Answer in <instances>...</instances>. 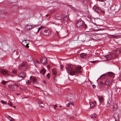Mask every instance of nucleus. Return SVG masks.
<instances>
[{
  "label": "nucleus",
  "mask_w": 121,
  "mask_h": 121,
  "mask_svg": "<svg viewBox=\"0 0 121 121\" xmlns=\"http://www.w3.org/2000/svg\"><path fill=\"white\" fill-rule=\"evenodd\" d=\"M11 72L14 74H16L17 73V71L16 70H13L11 71Z\"/></svg>",
  "instance_id": "nucleus-34"
},
{
  "label": "nucleus",
  "mask_w": 121,
  "mask_h": 121,
  "mask_svg": "<svg viewBox=\"0 0 121 121\" xmlns=\"http://www.w3.org/2000/svg\"><path fill=\"white\" fill-rule=\"evenodd\" d=\"M26 40H27L26 39H26H25V40H24L25 41H26Z\"/></svg>",
  "instance_id": "nucleus-60"
},
{
  "label": "nucleus",
  "mask_w": 121,
  "mask_h": 121,
  "mask_svg": "<svg viewBox=\"0 0 121 121\" xmlns=\"http://www.w3.org/2000/svg\"><path fill=\"white\" fill-rule=\"evenodd\" d=\"M57 107V105H56V104L54 105V108L55 110L56 109Z\"/></svg>",
  "instance_id": "nucleus-43"
},
{
  "label": "nucleus",
  "mask_w": 121,
  "mask_h": 121,
  "mask_svg": "<svg viewBox=\"0 0 121 121\" xmlns=\"http://www.w3.org/2000/svg\"><path fill=\"white\" fill-rule=\"evenodd\" d=\"M59 107H61L60 106H59Z\"/></svg>",
  "instance_id": "nucleus-61"
},
{
  "label": "nucleus",
  "mask_w": 121,
  "mask_h": 121,
  "mask_svg": "<svg viewBox=\"0 0 121 121\" xmlns=\"http://www.w3.org/2000/svg\"><path fill=\"white\" fill-rule=\"evenodd\" d=\"M97 115L95 113L91 115V118L92 119L95 118L97 117Z\"/></svg>",
  "instance_id": "nucleus-23"
},
{
  "label": "nucleus",
  "mask_w": 121,
  "mask_h": 121,
  "mask_svg": "<svg viewBox=\"0 0 121 121\" xmlns=\"http://www.w3.org/2000/svg\"><path fill=\"white\" fill-rule=\"evenodd\" d=\"M106 76V75L105 74H104L101 75L100 77L101 79H103L105 78Z\"/></svg>",
  "instance_id": "nucleus-25"
},
{
  "label": "nucleus",
  "mask_w": 121,
  "mask_h": 121,
  "mask_svg": "<svg viewBox=\"0 0 121 121\" xmlns=\"http://www.w3.org/2000/svg\"><path fill=\"white\" fill-rule=\"evenodd\" d=\"M90 107L91 108H93L95 106L96 104L95 103H93L92 102H90Z\"/></svg>",
  "instance_id": "nucleus-16"
},
{
  "label": "nucleus",
  "mask_w": 121,
  "mask_h": 121,
  "mask_svg": "<svg viewBox=\"0 0 121 121\" xmlns=\"http://www.w3.org/2000/svg\"><path fill=\"white\" fill-rule=\"evenodd\" d=\"M25 29L27 30L33 28L32 25L31 24H28L25 26Z\"/></svg>",
  "instance_id": "nucleus-12"
},
{
  "label": "nucleus",
  "mask_w": 121,
  "mask_h": 121,
  "mask_svg": "<svg viewBox=\"0 0 121 121\" xmlns=\"http://www.w3.org/2000/svg\"><path fill=\"white\" fill-rule=\"evenodd\" d=\"M42 34L45 35H48L51 34L50 30L46 28H43L42 29Z\"/></svg>",
  "instance_id": "nucleus-3"
},
{
  "label": "nucleus",
  "mask_w": 121,
  "mask_h": 121,
  "mask_svg": "<svg viewBox=\"0 0 121 121\" xmlns=\"http://www.w3.org/2000/svg\"><path fill=\"white\" fill-rule=\"evenodd\" d=\"M8 104L9 106H13V104H12L10 101H9L8 103Z\"/></svg>",
  "instance_id": "nucleus-35"
},
{
  "label": "nucleus",
  "mask_w": 121,
  "mask_h": 121,
  "mask_svg": "<svg viewBox=\"0 0 121 121\" xmlns=\"http://www.w3.org/2000/svg\"><path fill=\"white\" fill-rule=\"evenodd\" d=\"M13 107H14V108H15V106H13Z\"/></svg>",
  "instance_id": "nucleus-59"
},
{
  "label": "nucleus",
  "mask_w": 121,
  "mask_h": 121,
  "mask_svg": "<svg viewBox=\"0 0 121 121\" xmlns=\"http://www.w3.org/2000/svg\"><path fill=\"white\" fill-rule=\"evenodd\" d=\"M87 31H90V30H87Z\"/></svg>",
  "instance_id": "nucleus-58"
},
{
  "label": "nucleus",
  "mask_w": 121,
  "mask_h": 121,
  "mask_svg": "<svg viewBox=\"0 0 121 121\" xmlns=\"http://www.w3.org/2000/svg\"><path fill=\"white\" fill-rule=\"evenodd\" d=\"M0 73L3 75H8L9 73L8 72L4 69H0Z\"/></svg>",
  "instance_id": "nucleus-9"
},
{
  "label": "nucleus",
  "mask_w": 121,
  "mask_h": 121,
  "mask_svg": "<svg viewBox=\"0 0 121 121\" xmlns=\"http://www.w3.org/2000/svg\"><path fill=\"white\" fill-rule=\"evenodd\" d=\"M39 104L40 107L42 108H43L44 107V104H43V102H40L39 103Z\"/></svg>",
  "instance_id": "nucleus-22"
},
{
  "label": "nucleus",
  "mask_w": 121,
  "mask_h": 121,
  "mask_svg": "<svg viewBox=\"0 0 121 121\" xmlns=\"http://www.w3.org/2000/svg\"><path fill=\"white\" fill-rule=\"evenodd\" d=\"M108 75L109 76L112 77L113 76V74L112 72H109L108 73Z\"/></svg>",
  "instance_id": "nucleus-27"
},
{
  "label": "nucleus",
  "mask_w": 121,
  "mask_h": 121,
  "mask_svg": "<svg viewBox=\"0 0 121 121\" xmlns=\"http://www.w3.org/2000/svg\"><path fill=\"white\" fill-rule=\"evenodd\" d=\"M50 75L49 73H48L47 75V77L48 78H49Z\"/></svg>",
  "instance_id": "nucleus-41"
},
{
  "label": "nucleus",
  "mask_w": 121,
  "mask_h": 121,
  "mask_svg": "<svg viewBox=\"0 0 121 121\" xmlns=\"http://www.w3.org/2000/svg\"><path fill=\"white\" fill-rule=\"evenodd\" d=\"M43 28V27L42 26H41L38 29V30L37 31V32H38L41 29V28Z\"/></svg>",
  "instance_id": "nucleus-39"
},
{
  "label": "nucleus",
  "mask_w": 121,
  "mask_h": 121,
  "mask_svg": "<svg viewBox=\"0 0 121 121\" xmlns=\"http://www.w3.org/2000/svg\"><path fill=\"white\" fill-rule=\"evenodd\" d=\"M52 73L54 75H56L57 73V70L55 69H52Z\"/></svg>",
  "instance_id": "nucleus-20"
},
{
  "label": "nucleus",
  "mask_w": 121,
  "mask_h": 121,
  "mask_svg": "<svg viewBox=\"0 0 121 121\" xmlns=\"http://www.w3.org/2000/svg\"><path fill=\"white\" fill-rule=\"evenodd\" d=\"M56 18L58 20H62L63 22H65L68 20V17L66 15L56 14L55 16Z\"/></svg>",
  "instance_id": "nucleus-1"
},
{
  "label": "nucleus",
  "mask_w": 121,
  "mask_h": 121,
  "mask_svg": "<svg viewBox=\"0 0 121 121\" xmlns=\"http://www.w3.org/2000/svg\"><path fill=\"white\" fill-rule=\"evenodd\" d=\"M115 29H113L112 28H110L109 29L111 30H113Z\"/></svg>",
  "instance_id": "nucleus-50"
},
{
  "label": "nucleus",
  "mask_w": 121,
  "mask_h": 121,
  "mask_svg": "<svg viewBox=\"0 0 121 121\" xmlns=\"http://www.w3.org/2000/svg\"><path fill=\"white\" fill-rule=\"evenodd\" d=\"M90 62H91V63H94L96 62V61H90Z\"/></svg>",
  "instance_id": "nucleus-45"
},
{
  "label": "nucleus",
  "mask_w": 121,
  "mask_h": 121,
  "mask_svg": "<svg viewBox=\"0 0 121 121\" xmlns=\"http://www.w3.org/2000/svg\"><path fill=\"white\" fill-rule=\"evenodd\" d=\"M81 66L77 67L76 69L75 72L77 73H79L81 72Z\"/></svg>",
  "instance_id": "nucleus-10"
},
{
  "label": "nucleus",
  "mask_w": 121,
  "mask_h": 121,
  "mask_svg": "<svg viewBox=\"0 0 121 121\" xmlns=\"http://www.w3.org/2000/svg\"><path fill=\"white\" fill-rule=\"evenodd\" d=\"M63 67L61 65H60V69H63Z\"/></svg>",
  "instance_id": "nucleus-47"
},
{
  "label": "nucleus",
  "mask_w": 121,
  "mask_h": 121,
  "mask_svg": "<svg viewBox=\"0 0 121 121\" xmlns=\"http://www.w3.org/2000/svg\"><path fill=\"white\" fill-rule=\"evenodd\" d=\"M16 94H17V95H19V93H17Z\"/></svg>",
  "instance_id": "nucleus-56"
},
{
  "label": "nucleus",
  "mask_w": 121,
  "mask_h": 121,
  "mask_svg": "<svg viewBox=\"0 0 121 121\" xmlns=\"http://www.w3.org/2000/svg\"><path fill=\"white\" fill-rule=\"evenodd\" d=\"M87 56V54L85 53H82L80 54V56L83 58H85Z\"/></svg>",
  "instance_id": "nucleus-21"
},
{
  "label": "nucleus",
  "mask_w": 121,
  "mask_h": 121,
  "mask_svg": "<svg viewBox=\"0 0 121 121\" xmlns=\"http://www.w3.org/2000/svg\"><path fill=\"white\" fill-rule=\"evenodd\" d=\"M118 109V107L117 105L116 104H114L113 106V110L114 111H116Z\"/></svg>",
  "instance_id": "nucleus-18"
},
{
  "label": "nucleus",
  "mask_w": 121,
  "mask_h": 121,
  "mask_svg": "<svg viewBox=\"0 0 121 121\" xmlns=\"http://www.w3.org/2000/svg\"><path fill=\"white\" fill-rule=\"evenodd\" d=\"M70 74L72 76H73L75 75V73L74 71H72L70 72Z\"/></svg>",
  "instance_id": "nucleus-31"
},
{
  "label": "nucleus",
  "mask_w": 121,
  "mask_h": 121,
  "mask_svg": "<svg viewBox=\"0 0 121 121\" xmlns=\"http://www.w3.org/2000/svg\"><path fill=\"white\" fill-rule=\"evenodd\" d=\"M99 1H100L101 2H103L104 1L103 0H98Z\"/></svg>",
  "instance_id": "nucleus-54"
},
{
  "label": "nucleus",
  "mask_w": 121,
  "mask_h": 121,
  "mask_svg": "<svg viewBox=\"0 0 121 121\" xmlns=\"http://www.w3.org/2000/svg\"><path fill=\"white\" fill-rule=\"evenodd\" d=\"M26 83L28 84V85H30L31 83V82L30 81H27L26 82Z\"/></svg>",
  "instance_id": "nucleus-40"
},
{
  "label": "nucleus",
  "mask_w": 121,
  "mask_h": 121,
  "mask_svg": "<svg viewBox=\"0 0 121 121\" xmlns=\"http://www.w3.org/2000/svg\"><path fill=\"white\" fill-rule=\"evenodd\" d=\"M113 82V79L112 78H109L105 82V84L107 86H109L111 85Z\"/></svg>",
  "instance_id": "nucleus-5"
},
{
  "label": "nucleus",
  "mask_w": 121,
  "mask_h": 121,
  "mask_svg": "<svg viewBox=\"0 0 121 121\" xmlns=\"http://www.w3.org/2000/svg\"><path fill=\"white\" fill-rule=\"evenodd\" d=\"M119 79L120 81H121V74L120 75V76L119 77Z\"/></svg>",
  "instance_id": "nucleus-44"
},
{
  "label": "nucleus",
  "mask_w": 121,
  "mask_h": 121,
  "mask_svg": "<svg viewBox=\"0 0 121 121\" xmlns=\"http://www.w3.org/2000/svg\"><path fill=\"white\" fill-rule=\"evenodd\" d=\"M67 106L68 107L69 106V105H72L73 106H74V104H73L72 102H70L69 103L67 104Z\"/></svg>",
  "instance_id": "nucleus-32"
},
{
  "label": "nucleus",
  "mask_w": 121,
  "mask_h": 121,
  "mask_svg": "<svg viewBox=\"0 0 121 121\" xmlns=\"http://www.w3.org/2000/svg\"><path fill=\"white\" fill-rule=\"evenodd\" d=\"M110 104H108L107 103V104L106 105V106L107 107H108L110 105Z\"/></svg>",
  "instance_id": "nucleus-46"
},
{
  "label": "nucleus",
  "mask_w": 121,
  "mask_h": 121,
  "mask_svg": "<svg viewBox=\"0 0 121 121\" xmlns=\"http://www.w3.org/2000/svg\"><path fill=\"white\" fill-rule=\"evenodd\" d=\"M25 74L23 72H21L19 74V77L22 78H24L25 77Z\"/></svg>",
  "instance_id": "nucleus-13"
},
{
  "label": "nucleus",
  "mask_w": 121,
  "mask_h": 121,
  "mask_svg": "<svg viewBox=\"0 0 121 121\" xmlns=\"http://www.w3.org/2000/svg\"><path fill=\"white\" fill-rule=\"evenodd\" d=\"M66 69L68 73V71H71L72 69V68L71 67H70V66H68L66 68Z\"/></svg>",
  "instance_id": "nucleus-24"
},
{
  "label": "nucleus",
  "mask_w": 121,
  "mask_h": 121,
  "mask_svg": "<svg viewBox=\"0 0 121 121\" xmlns=\"http://www.w3.org/2000/svg\"><path fill=\"white\" fill-rule=\"evenodd\" d=\"M28 44L27 43V44L26 45H25V46L26 48H28L29 47L28 46Z\"/></svg>",
  "instance_id": "nucleus-49"
},
{
  "label": "nucleus",
  "mask_w": 121,
  "mask_h": 121,
  "mask_svg": "<svg viewBox=\"0 0 121 121\" xmlns=\"http://www.w3.org/2000/svg\"><path fill=\"white\" fill-rule=\"evenodd\" d=\"M111 99H109L108 100L107 103L109 104H110V103H111Z\"/></svg>",
  "instance_id": "nucleus-37"
},
{
  "label": "nucleus",
  "mask_w": 121,
  "mask_h": 121,
  "mask_svg": "<svg viewBox=\"0 0 121 121\" xmlns=\"http://www.w3.org/2000/svg\"><path fill=\"white\" fill-rule=\"evenodd\" d=\"M92 86H93V87L94 88L95 87H96V86L95 85H92Z\"/></svg>",
  "instance_id": "nucleus-51"
},
{
  "label": "nucleus",
  "mask_w": 121,
  "mask_h": 121,
  "mask_svg": "<svg viewBox=\"0 0 121 121\" xmlns=\"http://www.w3.org/2000/svg\"><path fill=\"white\" fill-rule=\"evenodd\" d=\"M45 70L43 69H41L40 71V72L42 74H43L44 75L45 74V73L46 72Z\"/></svg>",
  "instance_id": "nucleus-26"
},
{
  "label": "nucleus",
  "mask_w": 121,
  "mask_h": 121,
  "mask_svg": "<svg viewBox=\"0 0 121 121\" xmlns=\"http://www.w3.org/2000/svg\"><path fill=\"white\" fill-rule=\"evenodd\" d=\"M82 2L84 5H86L88 3L87 0H83Z\"/></svg>",
  "instance_id": "nucleus-30"
},
{
  "label": "nucleus",
  "mask_w": 121,
  "mask_h": 121,
  "mask_svg": "<svg viewBox=\"0 0 121 121\" xmlns=\"http://www.w3.org/2000/svg\"><path fill=\"white\" fill-rule=\"evenodd\" d=\"M1 10H0V14L2 13L1 12Z\"/></svg>",
  "instance_id": "nucleus-57"
},
{
  "label": "nucleus",
  "mask_w": 121,
  "mask_h": 121,
  "mask_svg": "<svg viewBox=\"0 0 121 121\" xmlns=\"http://www.w3.org/2000/svg\"><path fill=\"white\" fill-rule=\"evenodd\" d=\"M58 33L57 32V35H58Z\"/></svg>",
  "instance_id": "nucleus-63"
},
{
  "label": "nucleus",
  "mask_w": 121,
  "mask_h": 121,
  "mask_svg": "<svg viewBox=\"0 0 121 121\" xmlns=\"http://www.w3.org/2000/svg\"><path fill=\"white\" fill-rule=\"evenodd\" d=\"M34 63L35 65L36 66H37L39 65V62L38 61L36 60L34 61Z\"/></svg>",
  "instance_id": "nucleus-28"
},
{
  "label": "nucleus",
  "mask_w": 121,
  "mask_h": 121,
  "mask_svg": "<svg viewBox=\"0 0 121 121\" xmlns=\"http://www.w3.org/2000/svg\"><path fill=\"white\" fill-rule=\"evenodd\" d=\"M76 25L78 27H82L84 29L86 28L87 26L83 24V22L81 20H79L76 22Z\"/></svg>",
  "instance_id": "nucleus-2"
},
{
  "label": "nucleus",
  "mask_w": 121,
  "mask_h": 121,
  "mask_svg": "<svg viewBox=\"0 0 121 121\" xmlns=\"http://www.w3.org/2000/svg\"><path fill=\"white\" fill-rule=\"evenodd\" d=\"M43 82H44V83L45 84H46V82L44 80L43 81Z\"/></svg>",
  "instance_id": "nucleus-52"
},
{
  "label": "nucleus",
  "mask_w": 121,
  "mask_h": 121,
  "mask_svg": "<svg viewBox=\"0 0 121 121\" xmlns=\"http://www.w3.org/2000/svg\"><path fill=\"white\" fill-rule=\"evenodd\" d=\"M40 60L41 63L44 65H46L48 64L47 59L44 57H42L41 58Z\"/></svg>",
  "instance_id": "nucleus-6"
},
{
  "label": "nucleus",
  "mask_w": 121,
  "mask_h": 121,
  "mask_svg": "<svg viewBox=\"0 0 121 121\" xmlns=\"http://www.w3.org/2000/svg\"><path fill=\"white\" fill-rule=\"evenodd\" d=\"M18 82H16L15 83H13V84L16 86L17 87H18V85L17 83H18Z\"/></svg>",
  "instance_id": "nucleus-36"
},
{
  "label": "nucleus",
  "mask_w": 121,
  "mask_h": 121,
  "mask_svg": "<svg viewBox=\"0 0 121 121\" xmlns=\"http://www.w3.org/2000/svg\"><path fill=\"white\" fill-rule=\"evenodd\" d=\"M8 82V81H3L1 82V83L3 85H6V83Z\"/></svg>",
  "instance_id": "nucleus-29"
},
{
  "label": "nucleus",
  "mask_w": 121,
  "mask_h": 121,
  "mask_svg": "<svg viewBox=\"0 0 121 121\" xmlns=\"http://www.w3.org/2000/svg\"><path fill=\"white\" fill-rule=\"evenodd\" d=\"M8 88L9 90L11 91H14L15 90V88L12 85H9L8 86Z\"/></svg>",
  "instance_id": "nucleus-11"
},
{
  "label": "nucleus",
  "mask_w": 121,
  "mask_h": 121,
  "mask_svg": "<svg viewBox=\"0 0 121 121\" xmlns=\"http://www.w3.org/2000/svg\"><path fill=\"white\" fill-rule=\"evenodd\" d=\"M7 117L8 118H11V117L9 115H7Z\"/></svg>",
  "instance_id": "nucleus-48"
},
{
  "label": "nucleus",
  "mask_w": 121,
  "mask_h": 121,
  "mask_svg": "<svg viewBox=\"0 0 121 121\" xmlns=\"http://www.w3.org/2000/svg\"><path fill=\"white\" fill-rule=\"evenodd\" d=\"M119 35H110V37L112 38H117L119 37Z\"/></svg>",
  "instance_id": "nucleus-19"
},
{
  "label": "nucleus",
  "mask_w": 121,
  "mask_h": 121,
  "mask_svg": "<svg viewBox=\"0 0 121 121\" xmlns=\"http://www.w3.org/2000/svg\"><path fill=\"white\" fill-rule=\"evenodd\" d=\"M47 17H48V16H50V15L49 14H47V16H46Z\"/></svg>",
  "instance_id": "nucleus-55"
},
{
  "label": "nucleus",
  "mask_w": 121,
  "mask_h": 121,
  "mask_svg": "<svg viewBox=\"0 0 121 121\" xmlns=\"http://www.w3.org/2000/svg\"><path fill=\"white\" fill-rule=\"evenodd\" d=\"M121 52V49L120 48H117L115 51L112 52L113 53V56L116 57L117 56V54H119Z\"/></svg>",
  "instance_id": "nucleus-7"
},
{
  "label": "nucleus",
  "mask_w": 121,
  "mask_h": 121,
  "mask_svg": "<svg viewBox=\"0 0 121 121\" xmlns=\"http://www.w3.org/2000/svg\"><path fill=\"white\" fill-rule=\"evenodd\" d=\"M28 67V65L26 62L22 63L20 68V69H21L23 71L25 70Z\"/></svg>",
  "instance_id": "nucleus-4"
},
{
  "label": "nucleus",
  "mask_w": 121,
  "mask_h": 121,
  "mask_svg": "<svg viewBox=\"0 0 121 121\" xmlns=\"http://www.w3.org/2000/svg\"><path fill=\"white\" fill-rule=\"evenodd\" d=\"M93 9L97 13H98L100 12V10L96 6H94L93 8Z\"/></svg>",
  "instance_id": "nucleus-15"
},
{
  "label": "nucleus",
  "mask_w": 121,
  "mask_h": 121,
  "mask_svg": "<svg viewBox=\"0 0 121 121\" xmlns=\"http://www.w3.org/2000/svg\"><path fill=\"white\" fill-rule=\"evenodd\" d=\"M98 97L99 98V102L100 103L102 102H103L104 99V97L100 95L98 96Z\"/></svg>",
  "instance_id": "nucleus-14"
},
{
  "label": "nucleus",
  "mask_w": 121,
  "mask_h": 121,
  "mask_svg": "<svg viewBox=\"0 0 121 121\" xmlns=\"http://www.w3.org/2000/svg\"><path fill=\"white\" fill-rule=\"evenodd\" d=\"M22 44L24 46H25V45H26L27 44V43L26 42V41H22Z\"/></svg>",
  "instance_id": "nucleus-33"
},
{
  "label": "nucleus",
  "mask_w": 121,
  "mask_h": 121,
  "mask_svg": "<svg viewBox=\"0 0 121 121\" xmlns=\"http://www.w3.org/2000/svg\"><path fill=\"white\" fill-rule=\"evenodd\" d=\"M100 84H103V85L104 84V83L103 82H101L100 83Z\"/></svg>",
  "instance_id": "nucleus-53"
},
{
  "label": "nucleus",
  "mask_w": 121,
  "mask_h": 121,
  "mask_svg": "<svg viewBox=\"0 0 121 121\" xmlns=\"http://www.w3.org/2000/svg\"><path fill=\"white\" fill-rule=\"evenodd\" d=\"M50 68V67H48V69H49Z\"/></svg>",
  "instance_id": "nucleus-62"
},
{
  "label": "nucleus",
  "mask_w": 121,
  "mask_h": 121,
  "mask_svg": "<svg viewBox=\"0 0 121 121\" xmlns=\"http://www.w3.org/2000/svg\"><path fill=\"white\" fill-rule=\"evenodd\" d=\"M112 55L111 54H109L105 56V57L106 59H110L112 58L114 59V58H116L113 56V52H112Z\"/></svg>",
  "instance_id": "nucleus-8"
},
{
  "label": "nucleus",
  "mask_w": 121,
  "mask_h": 121,
  "mask_svg": "<svg viewBox=\"0 0 121 121\" xmlns=\"http://www.w3.org/2000/svg\"><path fill=\"white\" fill-rule=\"evenodd\" d=\"M75 116H76V114H75Z\"/></svg>",
  "instance_id": "nucleus-64"
},
{
  "label": "nucleus",
  "mask_w": 121,
  "mask_h": 121,
  "mask_svg": "<svg viewBox=\"0 0 121 121\" xmlns=\"http://www.w3.org/2000/svg\"><path fill=\"white\" fill-rule=\"evenodd\" d=\"M1 102L2 104H7L6 101H4L3 100H1Z\"/></svg>",
  "instance_id": "nucleus-38"
},
{
  "label": "nucleus",
  "mask_w": 121,
  "mask_h": 121,
  "mask_svg": "<svg viewBox=\"0 0 121 121\" xmlns=\"http://www.w3.org/2000/svg\"><path fill=\"white\" fill-rule=\"evenodd\" d=\"M8 119H9L10 121H13L14 119L12 118L11 117V118H8Z\"/></svg>",
  "instance_id": "nucleus-42"
},
{
  "label": "nucleus",
  "mask_w": 121,
  "mask_h": 121,
  "mask_svg": "<svg viewBox=\"0 0 121 121\" xmlns=\"http://www.w3.org/2000/svg\"><path fill=\"white\" fill-rule=\"evenodd\" d=\"M30 79L31 81H32L33 83H34L36 81V79L34 78L31 76L30 78Z\"/></svg>",
  "instance_id": "nucleus-17"
}]
</instances>
